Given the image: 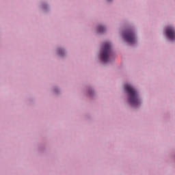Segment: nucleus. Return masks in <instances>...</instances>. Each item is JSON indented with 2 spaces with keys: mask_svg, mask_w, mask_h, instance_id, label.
<instances>
[{
  "mask_svg": "<svg viewBox=\"0 0 175 175\" xmlns=\"http://www.w3.org/2000/svg\"><path fill=\"white\" fill-rule=\"evenodd\" d=\"M124 90L127 92L129 96L128 100L131 106L135 107L140 105V98H139V93L131 85H126Z\"/></svg>",
  "mask_w": 175,
  "mask_h": 175,
  "instance_id": "obj_1",
  "label": "nucleus"
},
{
  "mask_svg": "<svg viewBox=\"0 0 175 175\" xmlns=\"http://www.w3.org/2000/svg\"><path fill=\"white\" fill-rule=\"evenodd\" d=\"M111 57V44L110 42H105L100 52V58L103 62H109Z\"/></svg>",
  "mask_w": 175,
  "mask_h": 175,
  "instance_id": "obj_2",
  "label": "nucleus"
},
{
  "mask_svg": "<svg viewBox=\"0 0 175 175\" xmlns=\"http://www.w3.org/2000/svg\"><path fill=\"white\" fill-rule=\"evenodd\" d=\"M124 38L125 40L130 44H133L136 42V38L135 37V33L132 31H126Z\"/></svg>",
  "mask_w": 175,
  "mask_h": 175,
  "instance_id": "obj_3",
  "label": "nucleus"
},
{
  "mask_svg": "<svg viewBox=\"0 0 175 175\" xmlns=\"http://www.w3.org/2000/svg\"><path fill=\"white\" fill-rule=\"evenodd\" d=\"M165 33L170 40H175V30L173 29V27L167 28Z\"/></svg>",
  "mask_w": 175,
  "mask_h": 175,
  "instance_id": "obj_4",
  "label": "nucleus"
},
{
  "mask_svg": "<svg viewBox=\"0 0 175 175\" xmlns=\"http://www.w3.org/2000/svg\"><path fill=\"white\" fill-rule=\"evenodd\" d=\"M98 32H99L100 33H102V32H105V27L99 26L98 29Z\"/></svg>",
  "mask_w": 175,
  "mask_h": 175,
  "instance_id": "obj_5",
  "label": "nucleus"
},
{
  "mask_svg": "<svg viewBox=\"0 0 175 175\" xmlns=\"http://www.w3.org/2000/svg\"><path fill=\"white\" fill-rule=\"evenodd\" d=\"M58 54L59 55H62L64 54V50L62 49H58Z\"/></svg>",
  "mask_w": 175,
  "mask_h": 175,
  "instance_id": "obj_6",
  "label": "nucleus"
}]
</instances>
